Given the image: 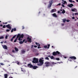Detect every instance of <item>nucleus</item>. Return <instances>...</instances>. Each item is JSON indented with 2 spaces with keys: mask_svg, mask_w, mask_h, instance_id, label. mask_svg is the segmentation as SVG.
Returning <instances> with one entry per match:
<instances>
[{
  "mask_svg": "<svg viewBox=\"0 0 78 78\" xmlns=\"http://www.w3.org/2000/svg\"><path fill=\"white\" fill-rule=\"evenodd\" d=\"M44 64L46 67H49L50 66L52 67L53 66H54V62H45Z\"/></svg>",
  "mask_w": 78,
  "mask_h": 78,
  "instance_id": "1",
  "label": "nucleus"
},
{
  "mask_svg": "<svg viewBox=\"0 0 78 78\" xmlns=\"http://www.w3.org/2000/svg\"><path fill=\"white\" fill-rule=\"evenodd\" d=\"M39 62L40 63L38 64V66H42L43 64H44V60L41 58L39 60Z\"/></svg>",
  "mask_w": 78,
  "mask_h": 78,
  "instance_id": "2",
  "label": "nucleus"
},
{
  "mask_svg": "<svg viewBox=\"0 0 78 78\" xmlns=\"http://www.w3.org/2000/svg\"><path fill=\"white\" fill-rule=\"evenodd\" d=\"M33 63H37L38 62V59L34 58L33 59V61H32Z\"/></svg>",
  "mask_w": 78,
  "mask_h": 78,
  "instance_id": "3",
  "label": "nucleus"
},
{
  "mask_svg": "<svg viewBox=\"0 0 78 78\" xmlns=\"http://www.w3.org/2000/svg\"><path fill=\"white\" fill-rule=\"evenodd\" d=\"M60 52L58 51H57L56 52L54 51L52 53V55L53 56H56L58 55H59L60 54Z\"/></svg>",
  "mask_w": 78,
  "mask_h": 78,
  "instance_id": "4",
  "label": "nucleus"
},
{
  "mask_svg": "<svg viewBox=\"0 0 78 78\" xmlns=\"http://www.w3.org/2000/svg\"><path fill=\"white\" fill-rule=\"evenodd\" d=\"M49 4L48 7V8H50L51 6V5H52V4H53V0L49 1Z\"/></svg>",
  "mask_w": 78,
  "mask_h": 78,
  "instance_id": "5",
  "label": "nucleus"
},
{
  "mask_svg": "<svg viewBox=\"0 0 78 78\" xmlns=\"http://www.w3.org/2000/svg\"><path fill=\"white\" fill-rule=\"evenodd\" d=\"M26 41V40H25V39H24L23 41H20L19 42V43L20 44H23V42H25V43H27V41Z\"/></svg>",
  "mask_w": 78,
  "mask_h": 78,
  "instance_id": "6",
  "label": "nucleus"
},
{
  "mask_svg": "<svg viewBox=\"0 0 78 78\" xmlns=\"http://www.w3.org/2000/svg\"><path fill=\"white\" fill-rule=\"evenodd\" d=\"M27 66L28 67L32 69V67H33V65H32L31 63H29L28 64Z\"/></svg>",
  "mask_w": 78,
  "mask_h": 78,
  "instance_id": "7",
  "label": "nucleus"
},
{
  "mask_svg": "<svg viewBox=\"0 0 78 78\" xmlns=\"http://www.w3.org/2000/svg\"><path fill=\"white\" fill-rule=\"evenodd\" d=\"M6 27H7V28H8L10 30H11V27L10 26V24H8L7 25H6L5 26Z\"/></svg>",
  "mask_w": 78,
  "mask_h": 78,
  "instance_id": "8",
  "label": "nucleus"
},
{
  "mask_svg": "<svg viewBox=\"0 0 78 78\" xmlns=\"http://www.w3.org/2000/svg\"><path fill=\"white\" fill-rule=\"evenodd\" d=\"M27 40L29 42H31L32 41H31V38H30L29 37H27Z\"/></svg>",
  "mask_w": 78,
  "mask_h": 78,
  "instance_id": "9",
  "label": "nucleus"
},
{
  "mask_svg": "<svg viewBox=\"0 0 78 78\" xmlns=\"http://www.w3.org/2000/svg\"><path fill=\"white\" fill-rule=\"evenodd\" d=\"M69 58L70 59H73L74 60L76 59V58L75 56H74L70 57Z\"/></svg>",
  "mask_w": 78,
  "mask_h": 78,
  "instance_id": "10",
  "label": "nucleus"
},
{
  "mask_svg": "<svg viewBox=\"0 0 78 78\" xmlns=\"http://www.w3.org/2000/svg\"><path fill=\"white\" fill-rule=\"evenodd\" d=\"M67 6H68V7H69V8H72V7L73 6V4H70L68 5Z\"/></svg>",
  "mask_w": 78,
  "mask_h": 78,
  "instance_id": "11",
  "label": "nucleus"
},
{
  "mask_svg": "<svg viewBox=\"0 0 78 78\" xmlns=\"http://www.w3.org/2000/svg\"><path fill=\"white\" fill-rule=\"evenodd\" d=\"M50 58L51 59H53L54 60H56V58L54 57L53 56H50Z\"/></svg>",
  "mask_w": 78,
  "mask_h": 78,
  "instance_id": "12",
  "label": "nucleus"
},
{
  "mask_svg": "<svg viewBox=\"0 0 78 78\" xmlns=\"http://www.w3.org/2000/svg\"><path fill=\"white\" fill-rule=\"evenodd\" d=\"M3 48L4 49H5V50H7L8 49V48L7 47V46L6 45H4L3 46Z\"/></svg>",
  "mask_w": 78,
  "mask_h": 78,
  "instance_id": "13",
  "label": "nucleus"
},
{
  "mask_svg": "<svg viewBox=\"0 0 78 78\" xmlns=\"http://www.w3.org/2000/svg\"><path fill=\"white\" fill-rule=\"evenodd\" d=\"M56 9H52L51 11V12H56Z\"/></svg>",
  "mask_w": 78,
  "mask_h": 78,
  "instance_id": "14",
  "label": "nucleus"
},
{
  "mask_svg": "<svg viewBox=\"0 0 78 78\" xmlns=\"http://www.w3.org/2000/svg\"><path fill=\"white\" fill-rule=\"evenodd\" d=\"M37 68H38V67L37 66H33V67H32V69H36Z\"/></svg>",
  "mask_w": 78,
  "mask_h": 78,
  "instance_id": "15",
  "label": "nucleus"
},
{
  "mask_svg": "<svg viewBox=\"0 0 78 78\" xmlns=\"http://www.w3.org/2000/svg\"><path fill=\"white\" fill-rule=\"evenodd\" d=\"M71 11H73V12H75L77 10L75 8H74L73 9H71Z\"/></svg>",
  "mask_w": 78,
  "mask_h": 78,
  "instance_id": "16",
  "label": "nucleus"
},
{
  "mask_svg": "<svg viewBox=\"0 0 78 78\" xmlns=\"http://www.w3.org/2000/svg\"><path fill=\"white\" fill-rule=\"evenodd\" d=\"M52 16L53 17H57V15H56L55 13L53 14Z\"/></svg>",
  "mask_w": 78,
  "mask_h": 78,
  "instance_id": "17",
  "label": "nucleus"
},
{
  "mask_svg": "<svg viewBox=\"0 0 78 78\" xmlns=\"http://www.w3.org/2000/svg\"><path fill=\"white\" fill-rule=\"evenodd\" d=\"M4 77L5 78H8V74H4Z\"/></svg>",
  "mask_w": 78,
  "mask_h": 78,
  "instance_id": "18",
  "label": "nucleus"
},
{
  "mask_svg": "<svg viewBox=\"0 0 78 78\" xmlns=\"http://www.w3.org/2000/svg\"><path fill=\"white\" fill-rule=\"evenodd\" d=\"M24 37V35H23V34H22L20 36V37L23 38V37Z\"/></svg>",
  "mask_w": 78,
  "mask_h": 78,
  "instance_id": "19",
  "label": "nucleus"
},
{
  "mask_svg": "<svg viewBox=\"0 0 78 78\" xmlns=\"http://www.w3.org/2000/svg\"><path fill=\"white\" fill-rule=\"evenodd\" d=\"M20 34H18L17 36V37H16L17 39H18L19 37H20Z\"/></svg>",
  "mask_w": 78,
  "mask_h": 78,
  "instance_id": "20",
  "label": "nucleus"
},
{
  "mask_svg": "<svg viewBox=\"0 0 78 78\" xmlns=\"http://www.w3.org/2000/svg\"><path fill=\"white\" fill-rule=\"evenodd\" d=\"M21 52L22 53H25L26 51H25V50H24V49H23L21 51Z\"/></svg>",
  "mask_w": 78,
  "mask_h": 78,
  "instance_id": "21",
  "label": "nucleus"
},
{
  "mask_svg": "<svg viewBox=\"0 0 78 78\" xmlns=\"http://www.w3.org/2000/svg\"><path fill=\"white\" fill-rule=\"evenodd\" d=\"M15 49L16 51H19V49L16 47H15Z\"/></svg>",
  "mask_w": 78,
  "mask_h": 78,
  "instance_id": "22",
  "label": "nucleus"
},
{
  "mask_svg": "<svg viewBox=\"0 0 78 78\" xmlns=\"http://www.w3.org/2000/svg\"><path fill=\"white\" fill-rule=\"evenodd\" d=\"M38 46L37 47V48H41V47H40V46H41L40 44H39V45H38Z\"/></svg>",
  "mask_w": 78,
  "mask_h": 78,
  "instance_id": "23",
  "label": "nucleus"
},
{
  "mask_svg": "<svg viewBox=\"0 0 78 78\" xmlns=\"http://www.w3.org/2000/svg\"><path fill=\"white\" fill-rule=\"evenodd\" d=\"M62 0V1H63V2H64L63 4H66L67 3V2H66V1H64V0Z\"/></svg>",
  "mask_w": 78,
  "mask_h": 78,
  "instance_id": "24",
  "label": "nucleus"
},
{
  "mask_svg": "<svg viewBox=\"0 0 78 78\" xmlns=\"http://www.w3.org/2000/svg\"><path fill=\"white\" fill-rule=\"evenodd\" d=\"M21 71L23 72H25L26 71L25 69H22V68H21Z\"/></svg>",
  "mask_w": 78,
  "mask_h": 78,
  "instance_id": "25",
  "label": "nucleus"
},
{
  "mask_svg": "<svg viewBox=\"0 0 78 78\" xmlns=\"http://www.w3.org/2000/svg\"><path fill=\"white\" fill-rule=\"evenodd\" d=\"M66 13V11L64 10V9H63V11L62 12V14H64V13Z\"/></svg>",
  "mask_w": 78,
  "mask_h": 78,
  "instance_id": "26",
  "label": "nucleus"
},
{
  "mask_svg": "<svg viewBox=\"0 0 78 78\" xmlns=\"http://www.w3.org/2000/svg\"><path fill=\"white\" fill-rule=\"evenodd\" d=\"M21 37H19V38L18 39V40L19 41H22V39H21Z\"/></svg>",
  "mask_w": 78,
  "mask_h": 78,
  "instance_id": "27",
  "label": "nucleus"
},
{
  "mask_svg": "<svg viewBox=\"0 0 78 78\" xmlns=\"http://www.w3.org/2000/svg\"><path fill=\"white\" fill-rule=\"evenodd\" d=\"M63 21V22H64V23L66 22V19H64L62 20Z\"/></svg>",
  "mask_w": 78,
  "mask_h": 78,
  "instance_id": "28",
  "label": "nucleus"
},
{
  "mask_svg": "<svg viewBox=\"0 0 78 78\" xmlns=\"http://www.w3.org/2000/svg\"><path fill=\"white\" fill-rule=\"evenodd\" d=\"M45 59H47V60H49V58L48 57H46L45 58Z\"/></svg>",
  "mask_w": 78,
  "mask_h": 78,
  "instance_id": "29",
  "label": "nucleus"
},
{
  "mask_svg": "<svg viewBox=\"0 0 78 78\" xmlns=\"http://www.w3.org/2000/svg\"><path fill=\"white\" fill-rule=\"evenodd\" d=\"M17 41V38H16L14 41V42H16Z\"/></svg>",
  "mask_w": 78,
  "mask_h": 78,
  "instance_id": "30",
  "label": "nucleus"
},
{
  "mask_svg": "<svg viewBox=\"0 0 78 78\" xmlns=\"http://www.w3.org/2000/svg\"><path fill=\"white\" fill-rule=\"evenodd\" d=\"M4 39V37L2 36L1 37H0V39Z\"/></svg>",
  "mask_w": 78,
  "mask_h": 78,
  "instance_id": "31",
  "label": "nucleus"
},
{
  "mask_svg": "<svg viewBox=\"0 0 78 78\" xmlns=\"http://www.w3.org/2000/svg\"><path fill=\"white\" fill-rule=\"evenodd\" d=\"M0 64L1 65V66H4V65H5V64H3V63H0Z\"/></svg>",
  "mask_w": 78,
  "mask_h": 78,
  "instance_id": "32",
  "label": "nucleus"
},
{
  "mask_svg": "<svg viewBox=\"0 0 78 78\" xmlns=\"http://www.w3.org/2000/svg\"><path fill=\"white\" fill-rule=\"evenodd\" d=\"M47 45H45L44 46V48H47Z\"/></svg>",
  "mask_w": 78,
  "mask_h": 78,
  "instance_id": "33",
  "label": "nucleus"
},
{
  "mask_svg": "<svg viewBox=\"0 0 78 78\" xmlns=\"http://www.w3.org/2000/svg\"><path fill=\"white\" fill-rule=\"evenodd\" d=\"M48 47H47V48L48 49L50 47V45L49 44H48Z\"/></svg>",
  "mask_w": 78,
  "mask_h": 78,
  "instance_id": "34",
  "label": "nucleus"
},
{
  "mask_svg": "<svg viewBox=\"0 0 78 78\" xmlns=\"http://www.w3.org/2000/svg\"><path fill=\"white\" fill-rule=\"evenodd\" d=\"M16 36H17V35H15L14 36H13L12 38L14 39V38H15V37H16Z\"/></svg>",
  "mask_w": 78,
  "mask_h": 78,
  "instance_id": "35",
  "label": "nucleus"
},
{
  "mask_svg": "<svg viewBox=\"0 0 78 78\" xmlns=\"http://www.w3.org/2000/svg\"><path fill=\"white\" fill-rule=\"evenodd\" d=\"M2 28H6V26H5V25H4V26H3L2 27Z\"/></svg>",
  "mask_w": 78,
  "mask_h": 78,
  "instance_id": "36",
  "label": "nucleus"
},
{
  "mask_svg": "<svg viewBox=\"0 0 78 78\" xmlns=\"http://www.w3.org/2000/svg\"><path fill=\"white\" fill-rule=\"evenodd\" d=\"M56 60H57V61H59L60 59L59 58H56Z\"/></svg>",
  "mask_w": 78,
  "mask_h": 78,
  "instance_id": "37",
  "label": "nucleus"
},
{
  "mask_svg": "<svg viewBox=\"0 0 78 78\" xmlns=\"http://www.w3.org/2000/svg\"><path fill=\"white\" fill-rule=\"evenodd\" d=\"M10 31V30L9 29H7L6 30V32H8L9 31Z\"/></svg>",
  "mask_w": 78,
  "mask_h": 78,
  "instance_id": "38",
  "label": "nucleus"
},
{
  "mask_svg": "<svg viewBox=\"0 0 78 78\" xmlns=\"http://www.w3.org/2000/svg\"><path fill=\"white\" fill-rule=\"evenodd\" d=\"M35 44H36V45H37V46H38V45H39V44L37 43V42H36Z\"/></svg>",
  "mask_w": 78,
  "mask_h": 78,
  "instance_id": "39",
  "label": "nucleus"
},
{
  "mask_svg": "<svg viewBox=\"0 0 78 78\" xmlns=\"http://www.w3.org/2000/svg\"><path fill=\"white\" fill-rule=\"evenodd\" d=\"M13 39H14V38H12L10 40L11 41V42H12V41H13Z\"/></svg>",
  "mask_w": 78,
  "mask_h": 78,
  "instance_id": "40",
  "label": "nucleus"
},
{
  "mask_svg": "<svg viewBox=\"0 0 78 78\" xmlns=\"http://www.w3.org/2000/svg\"><path fill=\"white\" fill-rule=\"evenodd\" d=\"M75 16H78V13H75Z\"/></svg>",
  "mask_w": 78,
  "mask_h": 78,
  "instance_id": "41",
  "label": "nucleus"
},
{
  "mask_svg": "<svg viewBox=\"0 0 78 78\" xmlns=\"http://www.w3.org/2000/svg\"><path fill=\"white\" fill-rule=\"evenodd\" d=\"M69 1L70 3H72V0H69Z\"/></svg>",
  "mask_w": 78,
  "mask_h": 78,
  "instance_id": "42",
  "label": "nucleus"
},
{
  "mask_svg": "<svg viewBox=\"0 0 78 78\" xmlns=\"http://www.w3.org/2000/svg\"><path fill=\"white\" fill-rule=\"evenodd\" d=\"M66 22H70V20H66Z\"/></svg>",
  "mask_w": 78,
  "mask_h": 78,
  "instance_id": "43",
  "label": "nucleus"
},
{
  "mask_svg": "<svg viewBox=\"0 0 78 78\" xmlns=\"http://www.w3.org/2000/svg\"><path fill=\"white\" fill-rule=\"evenodd\" d=\"M14 31L13 29H12L11 31V33H12Z\"/></svg>",
  "mask_w": 78,
  "mask_h": 78,
  "instance_id": "44",
  "label": "nucleus"
},
{
  "mask_svg": "<svg viewBox=\"0 0 78 78\" xmlns=\"http://www.w3.org/2000/svg\"><path fill=\"white\" fill-rule=\"evenodd\" d=\"M5 38L6 39H8V35H6Z\"/></svg>",
  "mask_w": 78,
  "mask_h": 78,
  "instance_id": "45",
  "label": "nucleus"
},
{
  "mask_svg": "<svg viewBox=\"0 0 78 78\" xmlns=\"http://www.w3.org/2000/svg\"><path fill=\"white\" fill-rule=\"evenodd\" d=\"M13 31H16V28H14L13 29Z\"/></svg>",
  "mask_w": 78,
  "mask_h": 78,
  "instance_id": "46",
  "label": "nucleus"
},
{
  "mask_svg": "<svg viewBox=\"0 0 78 78\" xmlns=\"http://www.w3.org/2000/svg\"><path fill=\"white\" fill-rule=\"evenodd\" d=\"M68 60H69V61H71V62L72 61V60H71V59H70V58H69V59H68Z\"/></svg>",
  "mask_w": 78,
  "mask_h": 78,
  "instance_id": "47",
  "label": "nucleus"
},
{
  "mask_svg": "<svg viewBox=\"0 0 78 78\" xmlns=\"http://www.w3.org/2000/svg\"><path fill=\"white\" fill-rule=\"evenodd\" d=\"M61 5V3H59L57 5V6H60Z\"/></svg>",
  "mask_w": 78,
  "mask_h": 78,
  "instance_id": "48",
  "label": "nucleus"
},
{
  "mask_svg": "<svg viewBox=\"0 0 78 78\" xmlns=\"http://www.w3.org/2000/svg\"><path fill=\"white\" fill-rule=\"evenodd\" d=\"M38 55H39V54L38 53H37L35 54V55H36V56H38Z\"/></svg>",
  "mask_w": 78,
  "mask_h": 78,
  "instance_id": "49",
  "label": "nucleus"
},
{
  "mask_svg": "<svg viewBox=\"0 0 78 78\" xmlns=\"http://www.w3.org/2000/svg\"><path fill=\"white\" fill-rule=\"evenodd\" d=\"M62 7H63V8H64V7H65V6H64V5L63 4L62 5Z\"/></svg>",
  "mask_w": 78,
  "mask_h": 78,
  "instance_id": "50",
  "label": "nucleus"
},
{
  "mask_svg": "<svg viewBox=\"0 0 78 78\" xmlns=\"http://www.w3.org/2000/svg\"><path fill=\"white\" fill-rule=\"evenodd\" d=\"M17 64L18 65H20V63H19V62H17Z\"/></svg>",
  "mask_w": 78,
  "mask_h": 78,
  "instance_id": "51",
  "label": "nucleus"
},
{
  "mask_svg": "<svg viewBox=\"0 0 78 78\" xmlns=\"http://www.w3.org/2000/svg\"><path fill=\"white\" fill-rule=\"evenodd\" d=\"M14 52H15V51H14V49H13L12 51V52L14 53Z\"/></svg>",
  "mask_w": 78,
  "mask_h": 78,
  "instance_id": "52",
  "label": "nucleus"
},
{
  "mask_svg": "<svg viewBox=\"0 0 78 78\" xmlns=\"http://www.w3.org/2000/svg\"><path fill=\"white\" fill-rule=\"evenodd\" d=\"M72 19H75V17L73 16L72 17Z\"/></svg>",
  "mask_w": 78,
  "mask_h": 78,
  "instance_id": "53",
  "label": "nucleus"
},
{
  "mask_svg": "<svg viewBox=\"0 0 78 78\" xmlns=\"http://www.w3.org/2000/svg\"><path fill=\"white\" fill-rule=\"evenodd\" d=\"M34 47L35 48H37V46H36V45H34Z\"/></svg>",
  "mask_w": 78,
  "mask_h": 78,
  "instance_id": "54",
  "label": "nucleus"
},
{
  "mask_svg": "<svg viewBox=\"0 0 78 78\" xmlns=\"http://www.w3.org/2000/svg\"><path fill=\"white\" fill-rule=\"evenodd\" d=\"M24 28H25V27H24V26H23L22 29L23 30V29H24Z\"/></svg>",
  "mask_w": 78,
  "mask_h": 78,
  "instance_id": "55",
  "label": "nucleus"
},
{
  "mask_svg": "<svg viewBox=\"0 0 78 78\" xmlns=\"http://www.w3.org/2000/svg\"><path fill=\"white\" fill-rule=\"evenodd\" d=\"M62 26H64V23H62Z\"/></svg>",
  "mask_w": 78,
  "mask_h": 78,
  "instance_id": "56",
  "label": "nucleus"
},
{
  "mask_svg": "<svg viewBox=\"0 0 78 78\" xmlns=\"http://www.w3.org/2000/svg\"><path fill=\"white\" fill-rule=\"evenodd\" d=\"M64 58H65V59H66V58H67V57H64Z\"/></svg>",
  "mask_w": 78,
  "mask_h": 78,
  "instance_id": "57",
  "label": "nucleus"
},
{
  "mask_svg": "<svg viewBox=\"0 0 78 78\" xmlns=\"http://www.w3.org/2000/svg\"><path fill=\"white\" fill-rule=\"evenodd\" d=\"M58 13H60V11H58Z\"/></svg>",
  "mask_w": 78,
  "mask_h": 78,
  "instance_id": "58",
  "label": "nucleus"
},
{
  "mask_svg": "<svg viewBox=\"0 0 78 78\" xmlns=\"http://www.w3.org/2000/svg\"><path fill=\"white\" fill-rule=\"evenodd\" d=\"M1 44H3V42L2 41L1 42Z\"/></svg>",
  "mask_w": 78,
  "mask_h": 78,
  "instance_id": "59",
  "label": "nucleus"
},
{
  "mask_svg": "<svg viewBox=\"0 0 78 78\" xmlns=\"http://www.w3.org/2000/svg\"><path fill=\"white\" fill-rule=\"evenodd\" d=\"M9 78H13L12 77H11V76H10L9 77Z\"/></svg>",
  "mask_w": 78,
  "mask_h": 78,
  "instance_id": "60",
  "label": "nucleus"
},
{
  "mask_svg": "<svg viewBox=\"0 0 78 78\" xmlns=\"http://www.w3.org/2000/svg\"><path fill=\"white\" fill-rule=\"evenodd\" d=\"M0 26L1 27H3V25H2V24Z\"/></svg>",
  "mask_w": 78,
  "mask_h": 78,
  "instance_id": "61",
  "label": "nucleus"
},
{
  "mask_svg": "<svg viewBox=\"0 0 78 78\" xmlns=\"http://www.w3.org/2000/svg\"><path fill=\"white\" fill-rule=\"evenodd\" d=\"M76 2H78V0H76Z\"/></svg>",
  "mask_w": 78,
  "mask_h": 78,
  "instance_id": "62",
  "label": "nucleus"
},
{
  "mask_svg": "<svg viewBox=\"0 0 78 78\" xmlns=\"http://www.w3.org/2000/svg\"><path fill=\"white\" fill-rule=\"evenodd\" d=\"M62 11V9H60V11Z\"/></svg>",
  "mask_w": 78,
  "mask_h": 78,
  "instance_id": "63",
  "label": "nucleus"
},
{
  "mask_svg": "<svg viewBox=\"0 0 78 78\" xmlns=\"http://www.w3.org/2000/svg\"><path fill=\"white\" fill-rule=\"evenodd\" d=\"M72 2H73V3H75V2L74 1H73Z\"/></svg>",
  "mask_w": 78,
  "mask_h": 78,
  "instance_id": "64",
  "label": "nucleus"
}]
</instances>
